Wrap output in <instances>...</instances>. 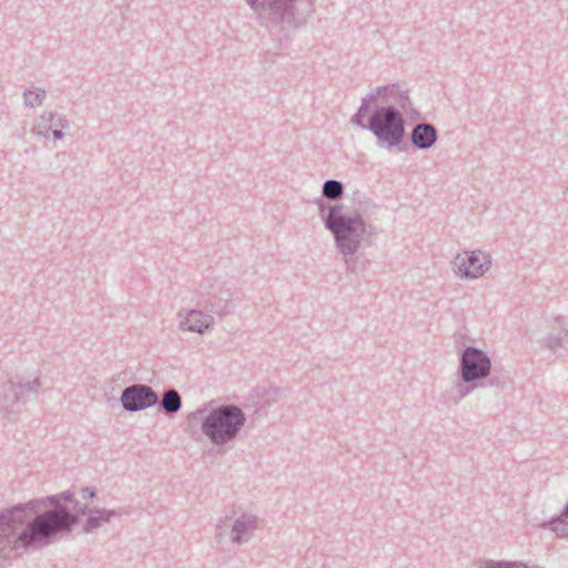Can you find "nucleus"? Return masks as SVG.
I'll return each mask as SVG.
<instances>
[{
    "label": "nucleus",
    "mask_w": 568,
    "mask_h": 568,
    "mask_svg": "<svg viewBox=\"0 0 568 568\" xmlns=\"http://www.w3.org/2000/svg\"><path fill=\"white\" fill-rule=\"evenodd\" d=\"M92 513L93 507L79 504L72 509L69 506H58L37 514L24 528H20V532L9 536L12 539L10 547L13 558L40 551L58 542L73 531L82 516L89 517Z\"/></svg>",
    "instance_id": "f257e3e1"
},
{
    "label": "nucleus",
    "mask_w": 568,
    "mask_h": 568,
    "mask_svg": "<svg viewBox=\"0 0 568 568\" xmlns=\"http://www.w3.org/2000/svg\"><path fill=\"white\" fill-rule=\"evenodd\" d=\"M355 206L344 212L342 204L335 203L326 219L328 230L342 255H354L363 245L372 246L373 239L378 234V227L369 221L378 205L361 191L353 193Z\"/></svg>",
    "instance_id": "f03ea898"
},
{
    "label": "nucleus",
    "mask_w": 568,
    "mask_h": 568,
    "mask_svg": "<svg viewBox=\"0 0 568 568\" xmlns=\"http://www.w3.org/2000/svg\"><path fill=\"white\" fill-rule=\"evenodd\" d=\"M247 420L245 412L236 404H221L207 412L203 406L186 416L185 433L193 439L205 435L215 446L237 439Z\"/></svg>",
    "instance_id": "7ed1b4c3"
},
{
    "label": "nucleus",
    "mask_w": 568,
    "mask_h": 568,
    "mask_svg": "<svg viewBox=\"0 0 568 568\" xmlns=\"http://www.w3.org/2000/svg\"><path fill=\"white\" fill-rule=\"evenodd\" d=\"M62 501L69 503L73 508L78 507L79 500L73 491L65 490L55 495L40 498H32L24 503H18L13 506L0 510V552L9 557L13 551L11 549L10 535L20 532V528L31 520L33 516L42 513L44 509L55 508L58 506H68Z\"/></svg>",
    "instance_id": "20e7f679"
},
{
    "label": "nucleus",
    "mask_w": 568,
    "mask_h": 568,
    "mask_svg": "<svg viewBox=\"0 0 568 568\" xmlns=\"http://www.w3.org/2000/svg\"><path fill=\"white\" fill-rule=\"evenodd\" d=\"M262 26L297 29L314 12L315 0H245Z\"/></svg>",
    "instance_id": "39448f33"
},
{
    "label": "nucleus",
    "mask_w": 568,
    "mask_h": 568,
    "mask_svg": "<svg viewBox=\"0 0 568 568\" xmlns=\"http://www.w3.org/2000/svg\"><path fill=\"white\" fill-rule=\"evenodd\" d=\"M366 130L371 131L382 148L399 146L405 138V119L394 105H376L367 116Z\"/></svg>",
    "instance_id": "423d86ee"
},
{
    "label": "nucleus",
    "mask_w": 568,
    "mask_h": 568,
    "mask_svg": "<svg viewBox=\"0 0 568 568\" xmlns=\"http://www.w3.org/2000/svg\"><path fill=\"white\" fill-rule=\"evenodd\" d=\"M236 295L237 292L225 284L211 285L209 290L202 287L196 296V306L211 315L225 317L234 312Z\"/></svg>",
    "instance_id": "0eeeda50"
},
{
    "label": "nucleus",
    "mask_w": 568,
    "mask_h": 568,
    "mask_svg": "<svg viewBox=\"0 0 568 568\" xmlns=\"http://www.w3.org/2000/svg\"><path fill=\"white\" fill-rule=\"evenodd\" d=\"M491 359L486 352L475 346H465L459 352L457 375L480 384L489 376Z\"/></svg>",
    "instance_id": "6e6552de"
},
{
    "label": "nucleus",
    "mask_w": 568,
    "mask_h": 568,
    "mask_svg": "<svg viewBox=\"0 0 568 568\" xmlns=\"http://www.w3.org/2000/svg\"><path fill=\"white\" fill-rule=\"evenodd\" d=\"M491 257L480 250L465 251L457 254L452 261L454 273L465 280H474L483 276L490 267Z\"/></svg>",
    "instance_id": "1a4fd4ad"
},
{
    "label": "nucleus",
    "mask_w": 568,
    "mask_h": 568,
    "mask_svg": "<svg viewBox=\"0 0 568 568\" xmlns=\"http://www.w3.org/2000/svg\"><path fill=\"white\" fill-rule=\"evenodd\" d=\"M232 520V517L225 515L222 517L216 524L217 537L223 536L227 528L231 527L230 538L233 544L243 545L248 542L253 536L255 530L257 529L258 518L257 516L248 513L241 514L232 525L229 523Z\"/></svg>",
    "instance_id": "9d476101"
},
{
    "label": "nucleus",
    "mask_w": 568,
    "mask_h": 568,
    "mask_svg": "<svg viewBox=\"0 0 568 568\" xmlns=\"http://www.w3.org/2000/svg\"><path fill=\"white\" fill-rule=\"evenodd\" d=\"M120 402L124 410L135 413L159 404L158 393L146 384H133L122 390Z\"/></svg>",
    "instance_id": "9b49d317"
},
{
    "label": "nucleus",
    "mask_w": 568,
    "mask_h": 568,
    "mask_svg": "<svg viewBox=\"0 0 568 568\" xmlns=\"http://www.w3.org/2000/svg\"><path fill=\"white\" fill-rule=\"evenodd\" d=\"M388 93L390 95H396L398 98V103L400 104L404 111L407 110L408 104L410 105L407 90H400L398 84L382 85L378 87L375 92H371L362 99V105L358 108L357 112L352 116L351 121L354 124L366 130V114L368 111L369 103L376 101L379 97L387 95Z\"/></svg>",
    "instance_id": "f8f14e48"
},
{
    "label": "nucleus",
    "mask_w": 568,
    "mask_h": 568,
    "mask_svg": "<svg viewBox=\"0 0 568 568\" xmlns=\"http://www.w3.org/2000/svg\"><path fill=\"white\" fill-rule=\"evenodd\" d=\"M205 310L201 308H191L185 311V315H183V311L178 313L179 317H182L179 327L182 331L197 333L200 335L205 334L211 331L214 325L213 315L204 312Z\"/></svg>",
    "instance_id": "ddd939ff"
},
{
    "label": "nucleus",
    "mask_w": 568,
    "mask_h": 568,
    "mask_svg": "<svg viewBox=\"0 0 568 568\" xmlns=\"http://www.w3.org/2000/svg\"><path fill=\"white\" fill-rule=\"evenodd\" d=\"M438 140V132L434 124L419 122L412 129L410 141L418 150H429Z\"/></svg>",
    "instance_id": "4468645a"
},
{
    "label": "nucleus",
    "mask_w": 568,
    "mask_h": 568,
    "mask_svg": "<svg viewBox=\"0 0 568 568\" xmlns=\"http://www.w3.org/2000/svg\"><path fill=\"white\" fill-rule=\"evenodd\" d=\"M125 514L128 513L121 507L118 509L93 507V513L91 516L87 517L82 526V531L84 534H91L104 524H109L113 518L119 519Z\"/></svg>",
    "instance_id": "2eb2a0df"
},
{
    "label": "nucleus",
    "mask_w": 568,
    "mask_h": 568,
    "mask_svg": "<svg viewBox=\"0 0 568 568\" xmlns=\"http://www.w3.org/2000/svg\"><path fill=\"white\" fill-rule=\"evenodd\" d=\"M70 122L65 115L58 112H43L33 128L36 134L49 139L52 129H68Z\"/></svg>",
    "instance_id": "dca6fc26"
},
{
    "label": "nucleus",
    "mask_w": 568,
    "mask_h": 568,
    "mask_svg": "<svg viewBox=\"0 0 568 568\" xmlns=\"http://www.w3.org/2000/svg\"><path fill=\"white\" fill-rule=\"evenodd\" d=\"M540 527L548 528L558 537L568 539V501L559 514L540 524Z\"/></svg>",
    "instance_id": "f3484780"
},
{
    "label": "nucleus",
    "mask_w": 568,
    "mask_h": 568,
    "mask_svg": "<svg viewBox=\"0 0 568 568\" xmlns=\"http://www.w3.org/2000/svg\"><path fill=\"white\" fill-rule=\"evenodd\" d=\"M24 400V393L22 390H17V387L9 379L3 384V392L0 396V403L8 413L11 412L12 407L19 403Z\"/></svg>",
    "instance_id": "a211bd4d"
},
{
    "label": "nucleus",
    "mask_w": 568,
    "mask_h": 568,
    "mask_svg": "<svg viewBox=\"0 0 568 568\" xmlns=\"http://www.w3.org/2000/svg\"><path fill=\"white\" fill-rule=\"evenodd\" d=\"M160 408L168 415H174L182 408V397L175 388L164 390Z\"/></svg>",
    "instance_id": "6ab92c4d"
},
{
    "label": "nucleus",
    "mask_w": 568,
    "mask_h": 568,
    "mask_svg": "<svg viewBox=\"0 0 568 568\" xmlns=\"http://www.w3.org/2000/svg\"><path fill=\"white\" fill-rule=\"evenodd\" d=\"M459 382L452 389L449 398L454 404H458L464 397L474 392L481 384L476 381H467L464 377H458Z\"/></svg>",
    "instance_id": "aec40b11"
},
{
    "label": "nucleus",
    "mask_w": 568,
    "mask_h": 568,
    "mask_svg": "<svg viewBox=\"0 0 568 568\" xmlns=\"http://www.w3.org/2000/svg\"><path fill=\"white\" fill-rule=\"evenodd\" d=\"M10 381L17 387V390H22L24 393V399L30 395L39 394L41 387L39 374L32 381L24 379L20 375L10 378Z\"/></svg>",
    "instance_id": "412c9836"
},
{
    "label": "nucleus",
    "mask_w": 568,
    "mask_h": 568,
    "mask_svg": "<svg viewBox=\"0 0 568 568\" xmlns=\"http://www.w3.org/2000/svg\"><path fill=\"white\" fill-rule=\"evenodd\" d=\"M345 192L344 184L335 179H328L322 186V197L328 201L339 200Z\"/></svg>",
    "instance_id": "4be33fe9"
},
{
    "label": "nucleus",
    "mask_w": 568,
    "mask_h": 568,
    "mask_svg": "<svg viewBox=\"0 0 568 568\" xmlns=\"http://www.w3.org/2000/svg\"><path fill=\"white\" fill-rule=\"evenodd\" d=\"M47 97L45 90L32 87L23 92L24 105L28 108L39 106L43 103Z\"/></svg>",
    "instance_id": "5701e85b"
},
{
    "label": "nucleus",
    "mask_w": 568,
    "mask_h": 568,
    "mask_svg": "<svg viewBox=\"0 0 568 568\" xmlns=\"http://www.w3.org/2000/svg\"><path fill=\"white\" fill-rule=\"evenodd\" d=\"M485 381H487V384L491 387L505 388L509 383V377L508 375L491 367L489 376Z\"/></svg>",
    "instance_id": "b1692460"
},
{
    "label": "nucleus",
    "mask_w": 568,
    "mask_h": 568,
    "mask_svg": "<svg viewBox=\"0 0 568 568\" xmlns=\"http://www.w3.org/2000/svg\"><path fill=\"white\" fill-rule=\"evenodd\" d=\"M567 335L568 331L566 328H561L558 333L548 334L546 337H544L542 344L545 347L549 349H555L556 347L561 345V342L564 341L565 337H567Z\"/></svg>",
    "instance_id": "393cba45"
},
{
    "label": "nucleus",
    "mask_w": 568,
    "mask_h": 568,
    "mask_svg": "<svg viewBox=\"0 0 568 568\" xmlns=\"http://www.w3.org/2000/svg\"><path fill=\"white\" fill-rule=\"evenodd\" d=\"M316 205H317V209H318V213L322 217V221L324 223V226L326 227V219H327V215L329 214L332 207L335 205V204H328L324 201V197H321V199H317L316 200Z\"/></svg>",
    "instance_id": "a878e982"
},
{
    "label": "nucleus",
    "mask_w": 568,
    "mask_h": 568,
    "mask_svg": "<svg viewBox=\"0 0 568 568\" xmlns=\"http://www.w3.org/2000/svg\"><path fill=\"white\" fill-rule=\"evenodd\" d=\"M80 495L82 499H95L98 497V490L93 486H84L80 489Z\"/></svg>",
    "instance_id": "bb28decb"
},
{
    "label": "nucleus",
    "mask_w": 568,
    "mask_h": 568,
    "mask_svg": "<svg viewBox=\"0 0 568 568\" xmlns=\"http://www.w3.org/2000/svg\"><path fill=\"white\" fill-rule=\"evenodd\" d=\"M353 255H344V261L347 271L355 272L356 271V262L352 258Z\"/></svg>",
    "instance_id": "cd10ccee"
},
{
    "label": "nucleus",
    "mask_w": 568,
    "mask_h": 568,
    "mask_svg": "<svg viewBox=\"0 0 568 568\" xmlns=\"http://www.w3.org/2000/svg\"><path fill=\"white\" fill-rule=\"evenodd\" d=\"M62 130L63 129H61V128L52 129L50 131V135H52L53 140H61L64 136V133Z\"/></svg>",
    "instance_id": "c85d7f7f"
}]
</instances>
